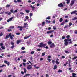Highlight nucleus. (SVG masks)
<instances>
[{"instance_id": "nucleus-1", "label": "nucleus", "mask_w": 77, "mask_h": 77, "mask_svg": "<svg viewBox=\"0 0 77 77\" xmlns=\"http://www.w3.org/2000/svg\"><path fill=\"white\" fill-rule=\"evenodd\" d=\"M64 44L65 46H68L69 44H72V42L71 41V39H69V38H67V39H65L64 40Z\"/></svg>"}, {"instance_id": "nucleus-2", "label": "nucleus", "mask_w": 77, "mask_h": 77, "mask_svg": "<svg viewBox=\"0 0 77 77\" xmlns=\"http://www.w3.org/2000/svg\"><path fill=\"white\" fill-rule=\"evenodd\" d=\"M47 45L46 44H43V43L41 42L40 43V45H38V47H40L41 48H42V47H44L45 48H46V49H48V46L45 47Z\"/></svg>"}, {"instance_id": "nucleus-3", "label": "nucleus", "mask_w": 77, "mask_h": 77, "mask_svg": "<svg viewBox=\"0 0 77 77\" xmlns=\"http://www.w3.org/2000/svg\"><path fill=\"white\" fill-rule=\"evenodd\" d=\"M9 36L11 39H13V38L14 37V34H12V33H10L9 34Z\"/></svg>"}, {"instance_id": "nucleus-4", "label": "nucleus", "mask_w": 77, "mask_h": 77, "mask_svg": "<svg viewBox=\"0 0 77 77\" xmlns=\"http://www.w3.org/2000/svg\"><path fill=\"white\" fill-rule=\"evenodd\" d=\"M18 28H20L19 29L20 30V31H22L23 29H24V28H26V26H18L17 27Z\"/></svg>"}, {"instance_id": "nucleus-5", "label": "nucleus", "mask_w": 77, "mask_h": 77, "mask_svg": "<svg viewBox=\"0 0 77 77\" xmlns=\"http://www.w3.org/2000/svg\"><path fill=\"white\" fill-rule=\"evenodd\" d=\"M27 69H32V66L31 65H28L27 66Z\"/></svg>"}, {"instance_id": "nucleus-6", "label": "nucleus", "mask_w": 77, "mask_h": 77, "mask_svg": "<svg viewBox=\"0 0 77 77\" xmlns=\"http://www.w3.org/2000/svg\"><path fill=\"white\" fill-rule=\"evenodd\" d=\"M54 47H55L54 43H52L50 46V47L51 48H54Z\"/></svg>"}, {"instance_id": "nucleus-7", "label": "nucleus", "mask_w": 77, "mask_h": 77, "mask_svg": "<svg viewBox=\"0 0 77 77\" xmlns=\"http://www.w3.org/2000/svg\"><path fill=\"white\" fill-rule=\"evenodd\" d=\"M58 7H63V6H63V5L62 3H61L60 4H58Z\"/></svg>"}, {"instance_id": "nucleus-8", "label": "nucleus", "mask_w": 77, "mask_h": 77, "mask_svg": "<svg viewBox=\"0 0 77 77\" xmlns=\"http://www.w3.org/2000/svg\"><path fill=\"white\" fill-rule=\"evenodd\" d=\"M4 63L7 64L8 66H9V65H10V62H8V61L6 60L4 61Z\"/></svg>"}, {"instance_id": "nucleus-9", "label": "nucleus", "mask_w": 77, "mask_h": 77, "mask_svg": "<svg viewBox=\"0 0 77 77\" xmlns=\"http://www.w3.org/2000/svg\"><path fill=\"white\" fill-rule=\"evenodd\" d=\"M74 1H75V0H72L71 2V3H70V5L71 6H72L74 4Z\"/></svg>"}, {"instance_id": "nucleus-10", "label": "nucleus", "mask_w": 77, "mask_h": 77, "mask_svg": "<svg viewBox=\"0 0 77 77\" xmlns=\"http://www.w3.org/2000/svg\"><path fill=\"white\" fill-rule=\"evenodd\" d=\"M54 32V30H50L47 32L48 34H49V33H51L52 32Z\"/></svg>"}, {"instance_id": "nucleus-11", "label": "nucleus", "mask_w": 77, "mask_h": 77, "mask_svg": "<svg viewBox=\"0 0 77 77\" xmlns=\"http://www.w3.org/2000/svg\"><path fill=\"white\" fill-rule=\"evenodd\" d=\"M22 42V40H17V44H19L20 42Z\"/></svg>"}, {"instance_id": "nucleus-12", "label": "nucleus", "mask_w": 77, "mask_h": 77, "mask_svg": "<svg viewBox=\"0 0 77 77\" xmlns=\"http://www.w3.org/2000/svg\"><path fill=\"white\" fill-rule=\"evenodd\" d=\"M13 19V17H11L10 19H9L8 20H7V21L8 22H9V21H12Z\"/></svg>"}, {"instance_id": "nucleus-13", "label": "nucleus", "mask_w": 77, "mask_h": 77, "mask_svg": "<svg viewBox=\"0 0 77 77\" xmlns=\"http://www.w3.org/2000/svg\"><path fill=\"white\" fill-rule=\"evenodd\" d=\"M48 45H51V44H52V42L50 40H49L48 42Z\"/></svg>"}, {"instance_id": "nucleus-14", "label": "nucleus", "mask_w": 77, "mask_h": 77, "mask_svg": "<svg viewBox=\"0 0 77 77\" xmlns=\"http://www.w3.org/2000/svg\"><path fill=\"white\" fill-rule=\"evenodd\" d=\"M45 21L46 22V24H47V23H51V21L50 20L48 21V20H46Z\"/></svg>"}, {"instance_id": "nucleus-15", "label": "nucleus", "mask_w": 77, "mask_h": 77, "mask_svg": "<svg viewBox=\"0 0 77 77\" xmlns=\"http://www.w3.org/2000/svg\"><path fill=\"white\" fill-rule=\"evenodd\" d=\"M77 11L76 10L74 11H72V12L71 13V14H75V13H76V12H77Z\"/></svg>"}, {"instance_id": "nucleus-16", "label": "nucleus", "mask_w": 77, "mask_h": 77, "mask_svg": "<svg viewBox=\"0 0 77 77\" xmlns=\"http://www.w3.org/2000/svg\"><path fill=\"white\" fill-rule=\"evenodd\" d=\"M31 36V35H30L29 36L24 37V39H27L28 38H29V37H30Z\"/></svg>"}, {"instance_id": "nucleus-17", "label": "nucleus", "mask_w": 77, "mask_h": 77, "mask_svg": "<svg viewBox=\"0 0 77 77\" xmlns=\"http://www.w3.org/2000/svg\"><path fill=\"white\" fill-rule=\"evenodd\" d=\"M24 26H23V27L25 26V28L26 27H28V25L26 23H24Z\"/></svg>"}, {"instance_id": "nucleus-18", "label": "nucleus", "mask_w": 77, "mask_h": 77, "mask_svg": "<svg viewBox=\"0 0 77 77\" xmlns=\"http://www.w3.org/2000/svg\"><path fill=\"white\" fill-rule=\"evenodd\" d=\"M30 7H31V8H32V10H35V7H33V6H32V5H30Z\"/></svg>"}, {"instance_id": "nucleus-19", "label": "nucleus", "mask_w": 77, "mask_h": 77, "mask_svg": "<svg viewBox=\"0 0 77 77\" xmlns=\"http://www.w3.org/2000/svg\"><path fill=\"white\" fill-rule=\"evenodd\" d=\"M57 65H55L53 69H57Z\"/></svg>"}, {"instance_id": "nucleus-20", "label": "nucleus", "mask_w": 77, "mask_h": 77, "mask_svg": "<svg viewBox=\"0 0 77 77\" xmlns=\"http://www.w3.org/2000/svg\"><path fill=\"white\" fill-rule=\"evenodd\" d=\"M9 38V34H8L6 36L5 38V39H8Z\"/></svg>"}, {"instance_id": "nucleus-21", "label": "nucleus", "mask_w": 77, "mask_h": 77, "mask_svg": "<svg viewBox=\"0 0 77 77\" xmlns=\"http://www.w3.org/2000/svg\"><path fill=\"white\" fill-rule=\"evenodd\" d=\"M68 63V62L67 61L66 63L64 64L63 66H66V65Z\"/></svg>"}, {"instance_id": "nucleus-22", "label": "nucleus", "mask_w": 77, "mask_h": 77, "mask_svg": "<svg viewBox=\"0 0 77 77\" xmlns=\"http://www.w3.org/2000/svg\"><path fill=\"white\" fill-rule=\"evenodd\" d=\"M55 63H56V64H57V65H59V62L57 61V60H56Z\"/></svg>"}, {"instance_id": "nucleus-23", "label": "nucleus", "mask_w": 77, "mask_h": 77, "mask_svg": "<svg viewBox=\"0 0 77 77\" xmlns=\"http://www.w3.org/2000/svg\"><path fill=\"white\" fill-rule=\"evenodd\" d=\"M10 44L12 45H14V43L13 42H10Z\"/></svg>"}, {"instance_id": "nucleus-24", "label": "nucleus", "mask_w": 77, "mask_h": 77, "mask_svg": "<svg viewBox=\"0 0 77 77\" xmlns=\"http://www.w3.org/2000/svg\"><path fill=\"white\" fill-rule=\"evenodd\" d=\"M42 27L44 26V25H45V22H43L42 23Z\"/></svg>"}, {"instance_id": "nucleus-25", "label": "nucleus", "mask_w": 77, "mask_h": 77, "mask_svg": "<svg viewBox=\"0 0 77 77\" xmlns=\"http://www.w3.org/2000/svg\"><path fill=\"white\" fill-rule=\"evenodd\" d=\"M69 26L68 25H66L64 27V29H66V28H67V27H68Z\"/></svg>"}, {"instance_id": "nucleus-26", "label": "nucleus", "mask_w": 77, "mask_h": 77, "mask_svg": "<svg viewBox=\"0 0 77 77\" xmlns=\"http://www.w3.org/2000/svg\"><path fill=\"white\" fill-rule=\"evenodd\" d=\"M14 26H10V28H9V29H14Z\"/></svg>"}, {"instance_id": "nucleus-27", "label": "nucleus", "mask_w": 77, "mask_h": 77, "mask_svg": "<svg viewBox=\"0 0 77 77\" xmlns=\"http://www.w3.org/2000/svg\"><path fill=\"white\" fill-rule=\"evenodd\" d=\"M25 12H26V13H29V12H30V11L29 10H25Z\"/></svg>"}, {"instance_id": "nucleus-28", "label": "nucleus", "mask_w": 77, "mask_h": 77, "mask_svg": "<svg viewBox=\"0 0 77 77\" xmlns=\"http://www.w3.org/2000/svg\"><path fill=\"white\" fill-rule=\"evenodd\" d=\"M65 23V21L63 22H62V23L60 24L61 26H62L63 25V24H64Z\"/></svg>"}, {"instance_id": "nucleus-29", "label": "nucleus", "mask_w": 77, "mask_h": 77, "mask_svg": "<svg viewBox=\"0 0 77 77\" xmlns=\"http://www.w3.org/2000/svg\"><path fill=\"white\" fill-rule=\"evenodd\" d=\"M58 72H62V70H61V69H59L58 71Z\"/></svg>"}, {"instance_id": "nucleus-30", "label": "nucleus", "mask_w": 77, "mask_h": 77, "mask_svg": "<svg viewBox=\"0 0 77 77\" xmlns=\"http://www.w3.org/2000/svg\"><path fill=\"white\" fill-rule=\"evenodd\" d=\"M17 12H18V10H16L14 11L13 12V14H15V13H17Z\"/></svg>"}, {"instance_id": "nucleus-31", "label": "nucleus", "mask_w": 77, "mask_h": 77, "mask_svg": "<svg viewBox=\"0 0 77 77\" xmlns=\"http://www.w3.org/2000/svg\"><path fill=\"white\" fill-rule=\"evenodd\" d=\"M14 47H15V45H12L11 47V49H14Z\"/></svg>"}, {"instance_id": "nucleus-32", "label": "nucleus", "mask_w": 77, "mask_h": 77, "mask_svg": "<svg viewBox=\"0 0 77 77\" xmlns=\"http://www.w3.org/2000/svg\"><path fill=\"white\" fill-rule=\"evenodd\" d=\"M52 62L53 64H54L55 63V60H52Z\"/></svg>"}, {"instance_id": "nucleus-33", "label": "nucleus", "mask_w": 77, "mask_h": 77, "mask_svg": "<svg viewBox=\"0 0 77 77\" xmlns=\"http://www.w3.org/2000/svg\"><path fill=\"white\" fill-rule=\"evenodd\" d=\"M77 19V17H75L74 18L72 19V20H75Z\"/></svg>"}, {"instance_id": "nucleus-34", "label": "nucleus", "mask_w": 77, "mask_h": 77, "mask_svg": "<svg viewBox=\"0 0 77 77\" xmlns=\"http://www.w3.org/2000/svg\"><path fill=\"white\" fill-rule=\"evenodd\" d=\"M1 48L2 49V50H5V48L4 46H1Z\"/></svg>"}, {"instance_id": "nucleus-35", "label": "nucleus", "mask_w": 77, "mask_h": 77, "mask_svg": "<svg viewBox=\"0 0 77 77\" xmlns=\"http://www.w3.org/2000/svg\"><path fill=\"white\" fill-rule=\"evenodd\" d=\"M46 19H48V20H50V16H48V17H46Z\"/></svg>"}, {"instance_id": "nucleus-36", "label": "nucleus", "mask_w": 77, "mask_h": 77, "mask_svg": "<svg viewBox=\"0 0 77 77\" xmlns=\"http://www.w3.org/2000/svg\"><path fill=\"white\" fill-rule=\"evenodd\" d=\"M45 52L43 53L42 54V56H45Z\"/></svg>"}, {"instance_id": "nucleus-37", "label": "nucleus", "mask_w": 77, "mask_h": 77, "mask_svg": "<svg viewBox=\"0 0 77 77\" xmlns=\"http://www.w3.org/2000/svg\"><path fill=\"white\" fill-rule=\"evenodd\" d=\"M63 21V19L62 18H60V22H62Z\"/></svg>"}, {"instance_id": "nucleus-38", "label": "nucleus", "mask_w": 77, "mask_h": 77, "mask_svg": "<svg viewBox=\"0 0 77 77\" xmlns=\"http://www.w3.org/2000/svg\"><path fill=\"white\" fill-rule=\"evenodd\" d=\"M29 75H30V74H26L25 75V76L26 77H27V76H29Z\"/></svg>"}, {"instance_id": "nucleus-39", "label": "nucleus", "mask_w": 77, "mask_h": 77, "mask_svg": "<svg viewBox=\"0 0 77 77\" xmlns=\"http://www.w3.org/2000/svg\"><path fill=\"white\" fill-rule=\"evenodd\" d=\"M17 2H18L19 3H20V2H22V0H17Z\"/></svg>"}, {"instance_id": "nucleus-40", "label": "nucleus", "mask_w": 77, "mask_h": 77, "mask_svg": "<svg viewBox=\"0 0 77 77\" xmlns=\"http://www.w3.org/2000/svg\"><path fill=\"white\" fill-rule=\"evenodd\" d=\"M6 8H9V7H10V5H7L6 6Z\"/></svg>"}, {"instance_id": "nucleus-41", "label": "nucleus", "mask_w": 77, "mask_h": 77, "mask_svg": "<svg viewBox=\"0 0 77 77\" xmlns=\"http://www.w3.org/2000/svg\"><path fill=\"white\" fill-rule=\"evenodd\" d=\"M10 12H11V13H13V14H14V10H13V9H12L10 10Z\"/></svg>"}, {"instance_id": "nucleus-42", "label": "nucleus", "mask_w": 77, "mask_h": 77, "mask_svg": "<svg viewBox=\"0 0 77 77\" xmlns=\"http://www.w3.org/2000/svg\"><path fill=\"white\" fill-rule=\"evenodd\" d=\"M5 66V64H3L2 66H0V67L1 68H3V67H4V66Z\"/></svg>"}, {"instance_id": "nucleus-43", "label": "nucleus", "mask_w": 77, "mask_h": 77, "mask_svg": "<svg viewBox=\"0 0 77 77\" xmlns=\"http://www.w3.org/2000/svg\"><path fill=\"white\" fill-rule=\"evenodd\" d=\"M69 27H70V26H71V25H72V23L70 22L69 23Z\"/></svg>"}, {"instance_id": "nucleus-44", "label": "nucleus", "mask_w": 77, "mask_h": 77, "mask_svg": "<svg viewBox=\"0 0 77 77\" xmlns=\"http://www.w3.org/2000/svg\"><path fill=\"white\" fill-rule=\"evenodd\" d=\"M53 28L54 30H56V29H56V26H54L53 27Z\"/></svg>"}, {"instance_id": "nucleus-45", "label": "nucleus", "mask_w": 77, "mask_h": 77, "mask_svg": "<svg viewBox=\"0 0 77 77\" xmlns=\"http://www.w3.org/2000/svg\"><path fill=\"white\" fill-rule=\"evenodd\" d=\"M21 49L22 50H25V47H22Z\"/></svg>"}, {"instance_id": "nucleus-46", "label": "nucleus", "mask_w": 77, "mask_h": 77, "mask_svg": "<svg viewBox=\"0 0 77 77\" xmlns=\"http://www.w3.org/2000/svg\"><path fill=\"white\" fill-rule=\"evenodd\" d=\"M33 16V13H30V14H29V16L30 17H32Z\"/></svg>"}, {"instance_id": "nucleus-47", "label": "nucleus", "mask_w": 77, "mask_h": 77, "mask_svg": "<svg viewBox=\"0 0 77 77\" xmlns=\"http://www.w3.org/2000/svg\"><path fill=\"white\" fill-rule=\"evenodd\" d=\"M24 72H25V73H26V72H27V70H26V69L25 68H24Z\"/></svg>"}, {"instance_id": "nucleus-48", "label": "nucleus", "mask_w": 77, "mask_h": 77, "mask_svg": "<svg viewBox=\"0 0 77 77\" xmlns=\"http://www.w3.org/2000/svg\"><path fill=\"white\" fill-rule=\"evenodd\" d=\"M70 37V35H68L66 36V38H69Z\"/></svg>"}, {"instance_id": "nucleus-49", "label": "nucleus", "mask_w": 77, "mask_h": 77, "mask_svg": "<svg viewBox=\"0 0 77 77\" xmlns=\"http://www.w3.org/2000/svg\"><path fill=\"white\" fill-rule=\"evenodd\" d=\"M77 57L76 56V57H74V58H72V59L73 60H74V59H77Z\"/></svg>"}, {"instance_id": "nucleus-50", "label": "nucleus", "mask_w": 77, "mask_h": 77, "mask_svg": "<svg viewBox=\"0 0 77 77\" xmlns=\"http://www.w3.org/2000/svg\"><path fill=\"white\" fill-rule=\"evenodd\" d=\"M3 43H1L0 44V46L2 47V46H3Z\"/></svg>"}, {"instance_id": "nucleus-51", "label": "nucleus", "mask_w": 77, "mask_h": 77, "mask_svg": "<svg viewBox=\"0 0 77 77\" xmlns=\"http://www.w3.org/2000/svg\"><path fill=\"white\" fill-rule=\"evenodd\" d=\"M65 38V36H63L62 38V39H63Z\"/></svg>"}, {"instance_id": "nucleus-52", "label": "nucleus", "mask_w": 77, "mask_h": 77, "mask_svg": "<svg viewBox=\"0 0 77 77\" xmlns=\"http://www.w3.org/2000/svg\"><path fill=\"white\" fill-rule=\"evenodd\" d=\"M26 53V51H22L21 52V53L22 54V53Z\"/></svg>"}, {"instance_id": "nucleus-53", "label": "nucleus", "mask_w": 77, "mask_h": 77, "mask_svg": "<svg viewBox=\"0 0 77 77\" xmlns=\"http://www.w3.org/2000/svg\"><path fill=\"white\" fill-rule=\"evenodd\" d=\"M12 14V13L10 12H9V13H8V15H11Z\"/></svg>"}, {"instance_id": "nucleus-54", "label": "nucleus", "mask_w": 77, "mask_h": 77, "mask_svg": "<svg viewBox=\"0 0 77 77\" xmlns=\"http://www.w3.org/2000/svg\"><path fill=\"white\" fill-rule=\"evenodd\" d=\"M48 62H50V61H51V59L50 58H48Z\"/></svg>"}, {"instance_id": "nucleus-55", "label": "nucleus", "mask_w": 77, "mask_h": 77, "mask_svg": "<svg viewBox=\"0 0 77 77\" xmlns=\"http://www.w3.org/2000/svg\"><path fill=\"white\" fill-rule=\"evenodd\" d=\"M48 30H51V27H49L48 28Z\"/></svg>"}, {"instance_id": "nucleus-56", "label": "nucleus", "mask_w": 77, "mask_h": 77, "mask_svg": "<svg viewBox=\"0 0 77 77\" xmlns=\"http://www.w3.org/2000/svg\"><path fill=\"white\" fill-rule=\"evenodd\" d=\"M7 31L8 32H11V31H12V29H8Z\"/></svg>"}, {"instance_id": "nucleus-57", "label": "nucleus", "mask_w": 77, "mask_h": 77, "mask_svg": "<svg viewBox=\"0 0 77 77\" xmlns=\"http://www.w3.org/2000/svg\"><path fill=\"white\" fill-rule=\"evenodd\" d=\"M65 53H67V54H68L69 53V52L67 51H65Z\"/></svg>"}, {"instance_id": "nucleus-58", "label": "nucleus", "mask_w": 77, "mask_h": 77, "mask_svg": "<svg viewBox=\"0 0 77 77\" xmlns=\"http://www.w3.org/2000/svg\"><path fill=\"white\" fill-rule=\"evenodd\" d=\"M25 18H26V19H27V20L28 19H29V17L28 16H26L25 17Z\"/></svg>"}, {"instance_id": "nucleus-59", "label": "nucleus", "mask_w": 77, "mask_h": 77, "mask_svg": "<svg viewBox=\"0 0 77 77\" xmlns=\"http://www.w3.org/2000/svg\"><path fill=\"white\" fill-rule=\"evenodd\" d=\"M69 64V67H71V63H68Z\"/></svg>"}, {"instance_id": "nucleus-60", "label": "nucleus", "mask_w": 77, "mask_h": 77, "mask_svg": "<svg viewBox=\"0 0 77 77\" xmlns=\"http://www.w3.org/2000/svg\"><path fill=\"white\" fill-rule=\"evenodd\" d=\"M72 75H76V74L74 73H72Z\"/></svg>"}, {"instance_id": "nucleus-61", "label": "nucleus", "mask_w": 77, "mask_h": 77, "mask_svg": "<svg viewBox=\"0 0 77 77\" xmlns=\"http://www.w3.org/2000/svg\"><path fill=\"white\" fill-rule=\"evenodd\" d=\"M31 54H34V51H32L31 53H30Z\"/></svg>"}, {"instance_id": "nucleus-62", "label": "nucleus", "mask_w": 77, "mask_h": 77, "mask_svg": "<svg viewBox=\"0 0 77 77\" xmlns=\"http://www.w3.org/2000/svg\"><path fill=\"white\" fill-rule=\"evenodd\" d=\"M20 14H21V15H24V13H23V12H20Z\"/></svg>"}, {"instance_id": "nucleus-63", "label": "nucleus", "mask_w": 77, "mask_h": 77, "mask_svg": "<svg viewBox=\"0 0 77 77\" xmlns=\"http://www.w3.org/2000/svg\"><path fill=\"white\" fill-rule=\"evenodd\" d=\"M37 51H41V49L38 48L37 49Z\"/></svg>"}, {"instance_id": "nucleus-64", "label": "nucleus", "mask_w": 77, "mask_h": 77, "mask_svg": "<svg viewBox=\"0 0 77 77\" xmlns=\"http://www.w3.org/2000/svg\"><path fill=\"white\" fill-rule=\"evenodd\" d=\"M68 62H69V63H71V60L69 59Z\"/></svg>"}]
</instances>
